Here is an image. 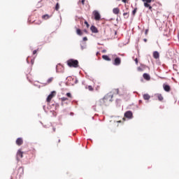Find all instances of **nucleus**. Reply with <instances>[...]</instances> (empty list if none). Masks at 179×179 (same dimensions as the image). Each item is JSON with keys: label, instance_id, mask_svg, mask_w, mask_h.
I'll return each mask as SVG.
<instances>
[{"label": "nucleus", "instance_id": "obj_1", "mask_svg": "<svg viewBox=\"0 0 179 179\" xmlns=\"http://www.w3.org/2000/svg\"><path fill=\"white\" fill-rule=\"evenodd\" d=\"M113 94H107L103 97V99L100 100L101 103L103 106H107V103H108V101H113Z\"/></svg>", "mask_w": 179, "mask_h": 179}, {"label": "nucleus", "instance_id": "obj_2", "mask_svg": "<svg viewBox=\"0 0 179 179\" xmlns=\"http://www.w3.org/2000/svg\"><path fill=\"white\" fill-rule=\"evenodd\" d=\"M67 65L70 68H78L79 66V62L73 59H70L67 61Z\"/></svg>", "mask_w": 179, "mask_h": 179}, {"label": "nucleus", "instance_id": "obj_3", "mask_svg": "<svg viewBox=\"0 0 179 179\" xmlns=\"http://www.w3.org/2000/svg\"><path fill=\"white\" fill-rule=\"evenodd\" d=\"M152 1L153 0H142L144 3L145 8H148L149 10H150V12H153V8L152 7V6H150V3H152Z\"/></svg>", "mask_w": 179, "mask_h": 179}, {"label": "nucleus", "instance_id": "obj_4", "mask_svg": "<svg viewBox=\"0 0 179 179\" xmlns=\"http://www.w3.org/2000/svg\"><path fill=\"white\" fill-rule=\"evenodd\" d=\"M57 94V92L55 91H52L48 96L46 101L48 103H51V100L55 97V95Z\"/></svg>", "mask_w": 179, "mask_h": 179}, {"label": "nucleus", "instance_id": "obj_5", "mask_svg": "<svg viewBox=\"0 0 179 179\" xmlns=\"http://www.w3.org/2000/svg\"><path fill=\"white\" fill-rule=\"evenodd\" d=\"M92 15H94V20L99 21L101 19V15H100V13L97 10H94Z\"/></svg>", "mask_w": 179, "mask_h": 179}, {"label": "nucleus", "instance_id": "obj_6", "mask_svg": "<svg viewBox=\"0 0 179 179\" xmlns=\"http://www.w3.org/2000/svg\"><path fill=\"white\" fill-rule=\"evenodd\" d=\"M114 65H116V66H118V65H121V58L116 57L114 60Z\"/></svg>", "mask_w": 179, "mask_h": 179}, {"label": "nucleus", "instance_id": "obj_7", "mask_svg": "<svg viewBox=\"0 0 179 179\" xmlns=\"http://www.w3.org/2000/svg\"><path fill=\"white\" fill-rule=\"evenodd\" d=\"M124 117H125L126 118H132V117H133L132 112H131L130 110L127 111V112L124 113Z\"/></svg>", "mask_w": 179, "mask_h": 179}, {"label": "nucleus", "instance_id": "obj_8", "mask_svg": "<svg viewBox=\"0 0 179 179\" xmlns=\"http://www.w3.org/2000/svg\"><path fill=\"white\" fill-rule=\"evenodd\" d=\"M16 145H17V146H22V145H23V138H17Z\"/></svg>", "mask_w": 179, "mask_h": 179}, {"label": "nucleus", "instance_id": "obj_9", "mask_svg": "<svg viewBox=\"0 0 179 179\" xmlns=\"http://www.w3.org/2000/svg\"><path fill=\"white\" fill-rule=\"evenodd\" d=\"M23 157V152L22 150H19L17 152V159L19 160L20 159H22Z\"/></svg>", "mask_w": 179, "mask_h": 179}, {"label": "nucleus", "instance_id": "obj_10", "mask_svg": "<svg viewBox=\"0 0 179 179\" xmlns=\"http://www.w3.org/2000/svg\"><path fill=\"white\" fill-rule=\"evenodd\" d=\"M163 87H164V90H165V92H170V90H171V87L169 85L164 84Z\"/></svg>", "mask_w": 179, "mask_h": 179}, {"label": "nucleus", "instance_id": "obj_11", "mask_svg": "<svg viewBox=\"0 0 179 179\" xmlns=\"http://www.w3.org/2000/svg\"><path fill=\"white\" fill-rule=\"evenodd\" d=\"M90 30L92 33H99V30L94 25L91 26Z\"/></svg>", "mask_w": 179, "mask_h": 179}, {"label": "nucleus", "instance_id": "obj_12", "mask_svg": "<svg viewBox=\"0 0 179 179\" xmlns=\"http://www.w3.org/2000/svg\"><path fill=\"white\" fill-rule=\"evenodd\" d=\"M85 3H86V0H80L78 2V5L80 6V8H82V6H85Z\"/></svg>", "mask_w": 179, "mask_h": 179}, {"label": "nucleus", "instance_id": "obj_13", "mask_svg": "<svg viewBox=\"0 0 179 179\" xmlns=\"http://www.w3.org/2000/svg\"><path fill=\"white\" fill-rule=\"evenodd\" d=\"M143 78H144V79L145 80H150V76L146 73H145L143 75Z\"/></svg>", "mask_w": 179, "mask_h": 179}, {"label": "nucleus", "instance_id": "obj_14", "mask_svg": "<svg viewBox=\"0 0 179 179\" xmlns=\"http://www.w3.org/2000/svg\"><path fill=\"white\" fill-rule=\"evenodd\" d=\"M153 57L155 59H159V57H160V55H159V52H157V51L154 52Z\"/></svg>", "mask_w": 179, "mask_h": 179}, {"label": "nucleus", "instance_id": "obj_15", "mask_svg": "<svg viewBox=\"0 0 179 179\" xmlns=\"http://www.w3.org/2000/svg\"><path fill=\"white\" fill-rule=\"evenodd\" d=\"M143 99L144 100H150V95L149 94H144L143 95Z\"/></svg>", "mask_w": 179, "mask_h": 179}, {"label": "nucleus", "instance_id": "obj_16", "mask_svg": "<svg viewBox=\"0 0 179 179\" xmlns=\"http://www.w3.org/2000/svg\"><path fill=\"white\" fill-rule=\"evenodd\" d=\"M113 13L114 15H118V13H120V9L118 8H114L113 9Z\"/></svg>", "mask_w": 179, "mask_h": 179}, {"label": "nucleus", "instance_id": "obj_17", "mask_svg": "<svg viewBox=\"0 0 179 179\" xmlns=\"http://www.w3.org/2000/svg\"><path fill=\"white\" fill-rule=\"evenodd\" d=\"M157 97L159 101H163L164 98H163V95H162V94H157Z\"/></svg>", "mask_w": 179, "mask_h": 179}, {"label": "nucleus", "instance_id": "obj_18", "mask_svg": "<svg viewBox=\"0 0 179 179\" xmlns=\"http://www.w3.org/2000/svg\"><path fill=\"white\" fill-rule=\"evenodd\" d=\"M50 16L48 14H45L42 16V19H44V20H48L50 19Z\"/></svg>", "mask_w": 179, "mask_h": 179}, {"label": "nucleus", "instance_id": "obj_19", "mask_svg": "<svg viewBox=\"0 0 179 179\" xmlns=\"http://www.w3.org/2000/svg\"><path fill=\"white\" fill-rule=\"evenodd\" d=\"M103 59H105V61H111V59L108 55H103L102 56Z\"/></svg>", "mask_w": 179, "mask_h": 179}, {"label": "nucleus", "instance_id": "obj_20", "mask_svg": "<svg viewBox=\"0 0 179 179\" xmlns=\"http://www.w3.org/2000/svg\"><path fill=\"white\" fill-rule=\"evenodd\" d=\"M123 16L125 19H128V17H129V12L128 13H123Z\"/></svg>", "mask_w": 179, "mask_h": 179}, {"label": "nucleus", "instance_id": "obj_21", "mask_svg": "<svg viewBox=\"0 0 179 179\" xmlns=\"http://www.w3.org/2000/svg\"><path fill=\"white\" fill-rule=\"evenodd\" d=\"M76 33L77 34H78V36H82V34H83V33L82 32V30H80V29H76Z\"/></svg>", "mask_w": 179, "mask_h": 179}, {"label": "nucleus", "instance_id": "obj_22", "mask_svg": "<svg viewBox=\"0 0 179 179\" xmlns=\"http://www.w3.org/2000/svg\"><path fill=\"white\" fill-rule=\"evenodd\" d=\"M55 10L58 11L59 10V3H57L55 8Z\"/></svg>", "mask_w": 179, "mask_h": 179}, {"label": "nucleus", "instance_id": "obj_23", "mask_svg": "<svg viewBox=\"0 0 179 179\" xmlns=\"http://www.w3.org/2000/svg\"><path fill=\"white\" fill-rule=\"evenodd\" d=\"M138 10V8H134V10L132 11V15L133 16H135V15H136V12Z\"/></svg>", "mask_w": 179, "mask_h": 179}, {"label": "nucleus", "instance_id": "obj_24", "mask_svg": "<svg viewBox=\"0 0 179 179\" xmlns=\"http://www.w3.org/2000/svg\"><path fill=\"white\" fill-rule=\"evenodd\" d=\"M87 89L90 90V92H93V90H94V89L93 88L92 86L89 85Z\"/></svg>", "mask_w": 179, "mask_h": 179}, {"label": "nucleus", "instance_id": "obj_25", "mask_svg": "<svg viewBox=\"0 0 179 179\" xmlns=\"http://www.w3.org/2000/svg\"><path fill=\"white\" fill-rule=\"evenodd\" d=\"M66 95L67 97H69V99H72V94H71L70 92L66 93Z\"/></svg>", "mask_w": 179, "mask_h": 179}, {"label": "nucleus", "instance_id": "obj_26", "mask_svg": "<svg viewBox=\"0 0 179 179\" xmlns=\"http://www.w3.org/2000/svg\"><path fill=\"white\" fill-rule=\"evenodd\" d=\"M59 68H62V66L61 65H57V67H56V71L57 72H61L59 71V70L58 69Z\"/></svg>", "mask_w": 179, "mask_h": 179}, {"label": "nucleus", "instance_id": "obj_27", "mask_svg": "<svg viewBox=\"0 0 179 179\" xmlns=\"http://www.w3.org/2000/svg\"><path fill=\"white\" fill-rule=\"evenodd\" d=\"M61 100H62V101H68V98H66V97H62Z\"/></svg>", "mask_w": 179, "mask_h": 179}, {"label": "nucleus", "instance_id": "obj_28", "mask_svg": "<svg viewBox=\"0 0 179 179\" xmlns=\"http://www.w3.org/2000/svg\"><path fill=\"white\" fill-rule=\"evenodd\" d=\"M52 80H54L53 78H50L48 80V83H51V82H52Z\"/></svg>", "mask_w": 179, "mask_h": 179}, {"label": "nucleus", "instance_id": "obj_29", "mask_svg": "<svg viewBox=\"0 0 179 179\" xmlns=\"http://www.w3.org/2000/svg\"><path fill=\"white\" fill-rule=\"evenodd\" d=\"M85 24H86L87 27H89V23L87 22V21H85L84 22Z\"/></svg>", "mask_w": 179, "mask_h": 179}, {"label": "nucleus", "instance_id": "obj_30", "mask_svg": "<svg viewBox=\"0 0 179 179\" xmlns=\"http://www.w3.org/2000/svg\"><path fill=\"white\" fill-rule=\"evenodd\" d=\"M138 71H139V72H142V71H143V69H142V68H141V67H138Z\"/></svg>", "mask_w": 179, "mask_h": 179}, {"label": "nucleus", "instance_id": "obj_31", "mask_svg": "<svg viewBox=\"0 0 179 179\" xmlns=\"http://www.w3.org/2000/svg\"><path fill=\"white\" fill-rule=\"evenodd\" d=\"M115 92L117 94H120V90L119 89H116Z\"/></svg>", "mask_w": 179, "mask_h": 179}, {"label": "nucleus", "instance_id": "obj_32", "mask_svg": "<svg viewBox=\"0 0 179 179\" xmlns=\"http://www.w3.org/2000/svg\"><path fill=\"white\" fill-rule=\"evenodd\" d=\"M18 170H19V171H22L23 173V168L22 167H20Z\"/></svg>", "mask_w": 179, "mask_h": 179}, {"label": "nucleus", "instance_id": "obj_33", "mask_svg": "<svg viewBox=\"0 0 179 179\" xmlns=\"http://www.w3.org/2000/svg\"><path fill=\"white\" fill-rule=\"evenodd\" d=\"M148 33H149V29H146V30H145V35H148Z\"/></svg>", "mask_w": 179, "mask_h": 179}, {"label": "nucleus", "instance_id": "obj_34", "mask_svg": "<svg viewBox=\"0 0 179 179\" xmlns=\"http://www.w3.org/2000/svg\"><path fill=\"white\" fill-rule=\"evenodd\" d=\"M36 54H37V50H34V51H33V55H36Z\"/></svg>", "mask_w": 179, "mask_h": 179}, {"label": "nucleus", "instance_id": "obj_35", "mask_svg": "<svg viewBox=\"0 0 179 179\" xmlns=\"http://www.w3.org/2000/svg\"><path fill=\"white\" fill-rule=\"evenodd\" d=\"M83 41H87V37H84L83 38Z\"/></svg>", "mask_w": 179, "mask_h": 179}, {"label": "nucleus", "instance_id": "obj_36", "mask_svg": "<svg viewBox=\"0 0 179 179\" xmlns=\"http://www.w3.org/2000/svg\"><path fill=\"white\" fill-rule=\"evenodd\" d=\"M134 61H135L136 65H138V58H136V59H134Z\"/></svg>", "mask_w": 179, "mask_h": 179}, {"label": "nucleus", "instance_id": "obj_37", "mask_svg": "<svg viewBox=\"0 0 179 179\" xmlns=\"http://www.w3.org/2000/svg\"><path fill=\"white\" fill-rule=\"evenodd\" d=\"M122 1L124 2V3H127V0H122Z\"/></svg>", "mask_w": 179, "mask_h": 179}, {"label": "nucleus", "instance_id": "obj_38", "mask_svg": "<svg viewBox=\"0 0 179 179\" xmlns=\"http://www.w3.org/2000/svg\"><path fill=\"white\" fill-rule=\"evenodd\" d=\"M102 52H106V50H102Z\"/></svg>", "mask_w": 179, "mask_h": 179}, {"label": "nucleus", "instance_id": "obj_39", "mask_svg": "<svg viewBox=\"0 0 179 179\" xmlns=\"http://www.w3.org/2000/svg\"><path fill=\"white\" fill-rule=\"evenodd\" d=\"M144 41H145V43H146V41H148V39L145 38Z\"/></svg>", "mask_w": 179, "mask_h": 179}, {"label": "nucleus", "instance_id": "obj_40", "mask_svg": "<svg viewBox=\"0 0 179 179\" xmlns=\"http://www.w3.org/2000/svg\"><path fill=\"white\" fill-rule=\"evenodd\" d=\"M53 132H55V127H53Z\"/></svg>", "mask_w": 179, "mask_h": 179}, {"label": "nucleus", "instance_id": "obj_41", "mask_svg": "<svg viewBox=\"0 0 179 179\" xmlns=\"http://www.w3.org/2000/svg\"><path fill=\"white\" fill-rule=\"evenodd\" d=\"M99 52H96V55H99Z\"/></svg>", "mask_w": 179, "mask_h": 179}, {"label": "nucleus", "instance_id": "obj_42", "mask_svg": "<svg viewBox=\"0 0 179 179\" xmlns=\"http://www.w3.org/2000/svg\"><path fill=\"white\" fill-rule=\"evenodd\" d=\"M139 103H142V101H141V100H140V101H139Z\"/></svg>", "mask_w": 179, "mask_h": 179}, {"label": "nucleus", "instance_id": "obj_43", "mask_svg": "<svg viewBox=\"0 0 179 179\" xmlns=\"http://www.w3.org/2000/svg\"><path fill=\"white\" fill-rule=\"evenodd\" d=\"M117 1H120V0H117Z\"/></svg>", "mask_w": 179, "mask_h": 179}]
</instances>
